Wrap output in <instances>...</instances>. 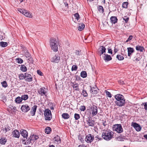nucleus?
Masks as SVG:
<instances>
[{
  "mask_svg": "<svg viewBox=\"0 0 147 147\" xmlns=\"http://www.w3.org/2000/svg\"><path fill=\"white\" fill-rule=\"evenodd\" d=\"M115 98L117 100L115 101V103L117 106L119 107H122L125 104V100L122 95L120 94L116 95L115 96Z\"/></svg>",
  "mask_w": 147,
  "mask_h": 147,
  "instance_id": "f257e3e1",
  "label": "nucleus"
},
{
  "mask_svg": "<svg viewBox=\"0 0 147 147\" xmlns=\"http://www.w3.org/2000/svg\"><path fill=\"white\" fill-rule=\"evenodd\" d=\"M113 133L110 130L103 131L102 134V137L105 140L109 141L113 137Z\"/></svg>",
  "mask_w": 147,
  "mask_h": 147,
  "instance_id": "f03ea898",
  "label": "nucleus"
},
{
  "mask_svg": "<svg viewBox=\"0 0 147 147\" xmlns=\"http://www.w3.org/2000/svg\"><path fill=\"white\" fill-rule=\"evenodd\" d=\"M50 44L51 49L54 51L57 52L58 51V43L56 39L53 38L50 39Z\"/></svg>",
  "mask_w": 147,
  "mask_h": 147,
  "instance_id": "7ed1b4c3",
  "label": "nucleus"
},
{
  "mask_svg": "<svg viewBox=\"0 0 147 147\" xmlns=\"http://www.w3.org/2000/svg\"><path fill=\"white\" fill-rule=\"evenodd\" d=\"M45 119L46 120H50L52 118L51 111L48 109L45 110L44 112Z\"/></svg>",
  "mask_w": 147,
  "mask_h": 147,
  "instance_id": "20e7f679",
  "label": "nucleus"
},
{
  "mask_svg": "<svg viewBox=\"0 0 147 147\" xmlns=\"http://www.w3.org/2000/svg\"><path fill=\"white\" fill-rule=\"evenodd\" d=\"M112 128L113 131L119 133H121L123 131V129L121 124H115L113 125Z\"/></svg>",
  "mask_w": 147,
  "mask_h": 147,
  "instance_id": "39448f33",
  "label": "nucleus"
},
{
  "mask_svg": "<svg viewBox=\"0 0 147 147\" xmlns=\"http://www.w3.org/2000/svg\"><path fill=\"white\" fill-rule=\"evenodd\" d=\"M18 10L19 12L22 13L26 16L30 18H32L33 16L32 15L31 13L27 10L23 9H22L21 8L18 9Z\"/></svg>",
  "mask_w": 147,
  "mask_h": 147,
  "instance_id": "423d86ee",
  "label": "nucleus"
},
{
  "mask_svg": "<svg viewBox=\"0 0 147 147\" xmlns=\"http://www.w3.org/2000/svg\"><path fill=\"white\" fill-rule=\"evenodd\" d=\"M90 109H91L90 113L92 114V116L96 115L97 114L98 110L97 107L96 106L93 105L90 107Z\"/></svg>",
  "mask_w": 147,
  "mask_h": 147,
  "instance_id": "0eeeda50",
  "label": "nucleus"
},
{
  "mask_svg": "<svg viewBox=\"0 0 147 147\" xmlns=\"http://www.w3.org/2000/svg\"><path fill=\"white\" fill-rule=\"evenodd\" d=\"M94 138L93 135L89 134L86 137L85 141L88 143H91L94 140Z\"/></svg>",
  "mask_w": 147,
  "mask_h": 147,
  "instance_id": "6e6552de",
  "label": "nucleus"
},
{
  "mask_svg": "<svg viewBox=\"0 0 147 147\" xmlns=\"http://www.w3.org/2000/svg\"><path fill=\"white\" fill-rule=\"evenodd\" d=\"M21 110L24 113H26L30 109V107L27 105H23L21 108Z\"/></svg>",
  "mask_w": 147,
  "mask_h": 147,
  "instance_id": "1a4fd4ad",
  "label": "nucleus"
},
{
  "mask_svg": "<svg viewBox=\"0 0 147 147\" xmlns=\"http://www.w3.org/2000/svg\"><path fill=\"white\" fill-rule=\"evenodd\" d=\"M53 142L56 144H58L61 142L60 137L58 135H56L53 139Z\"/></svg>",
  "mask_w": 147,
  "mask_h": 147,
  "instance_id": "9d476101",
  "label": "nucleus"
},
{
  "mask_svg": "<svg viewBox=\"0 0 147 147\" xmlns=\"http://www.w3.org/2000/svg\"><path fill=\"white\" fill-rule=\"evenodd\" d=\"M25 80L28 82H30L32 80V77L31 75L27 73H24Z\"/></svg>",
  "mask_w": 147,
  "mask_h": 147,
  "instance_id": "9b49d317",
  "label": "nucleus"
},
{
  "mask_svg": "<svg viewBox=\"0 0 147 147\" xmlns=\"http://www.w3.org/2000/svg\"><path fill=\"white\" fill-rule=\"evenodd\" d=\"M38 93L41 96L45 95L46 91L45 88L43 87L38 90Z\"/></svg>",
  "mask_w": 147,
  "mask_h": 147,
  "instance_id": "f8f14e48",
  "label": "nucleus"
},
{
  "mask_svg": "<svg viewBox=\"0 0 147 147\" xmlns=\"http://www.w3.org/2000/svg\"><path fill=\"white\" fill-rule=\"evenodd\" d=\"M12 136L15 138H19L20 136V134L17 129L14 130L12 133Z\"/></svg>",
  "mask_w": 147,
  "mask_h": 147,
  "instance_id": "ddd939ff",
  "label": "nucleus"
},
{
  "mask_svg": "<svg viewBox=\"0 0 147 147\" xmlns=\"http://www.w3.org/2000/svg\"><path fill=\"white\" fill-rule=\"evenodd\" d=\"M20 134L24 138H27L28 133L26 130L22 129L20 131Z\"/></svg>",
  "mask_w": 147,
  "mask_h": 147,
  "instance_id": "4468645a",
  "label": "nucleus"
},
{
  "mask_svg": "<svg viewBox=\"0 0 147 147\" xmlns=\"http://www.w3.org/2000/svg\"><path fill=\"white\" fill-rule=\"evenodd\" d=\"M60 60V57L56 55L51 59V61L56 63H58Z\"/></svg>",
  "mask_w": 147,
  "mask_h": 147,
  "instance_id": "2eb2a0df",
  "label": "nucleus"
},
{
  "mask_svg": "<svg viewBox=\"0 0 147 147\" xmlns=\"http://www.w3.org/2000/svg\"><path fill=\"white\" fill-rule=\"evenodd\" d=\"M132 125L133 127L138 131H140L141 129L140 126L136 123L133 122Z\"/></svg>",
  "mask_w": 147,
  "mask_h": 147,
  "instance_id": "dca6fc26",
  "label": "nucleus"
},
{
  "mask_svg": "<svg viewBox=\"0 0 147 147\" xmlns=\"http://www.w3.org/2000/svg\"><path fill=\"white\" fill-rule=\"evenodd\" d=\"M106 48L103 46H101L99 49L98 53L100 56H101L104 53L106 52Z\"/></svg>",
  "mask_w": 147,
  "mask_h": 147,
  "instance_id": "f3484780",
  "label": "nucleus"
},
{
  "mask_svg": "<svg viewBox=\"0 0 147 147\" xmlns=\"http://www.w3.org/2000/svg\"><path fill=\"white\" fill-rule=\"evenodd\" d=\"M24 56L26 57L29 58L28 60L29 61H30L29 62L30 63H32L33 62V60L32 59L31 57V55L28 51L27 52H26L25 54H24Z\"/></svg>",
  "mask_w": 147,
  "mask_h": 147,
  "instance_id": "a211bd4d",
  "label": "nucleus"
},
{
  "mask_svg": "<svg viewBox=\"0 0 147 147\" xmlns=\"http://www.w3.org/2000/svg\"><path fill=\"white\" fill-rule=\"evenodd\" d=\"M37 107V106L36 105H34L32 107L30 112L32 116H33L35 115Z\"/></svg>",
  "mask_w": 147,
  "mask_h": 147,
  "instance_id": "6ab92c4d",
  "label": "nucleus"
},
{
  "mask_svg": "<svg viewBox=\"0 0 147 147\" xmlns=\"http://www.w3.org/2000/svg\"><path fill=\"white\" fill-rule=\"evenodd\" d=\"M104 55L105 56L103 57V59L105 61H108L112 59V58L110 55L105 54H104Z\"/></svg>",
  "mask_w": 147,
  "mask_h": 147,
  "instance_id": "aec40b11",
  "label": "nucleus"
},
{
  "mask_svg": "<svg viewBox=\"0 0 147 147\" xmlns=\"http://www.w3.org/2000/svg\"><path fill=\"white\" fill-rule=\"evenodd\" d=\"M127 50L128 51V55L129 57L131 55L134 51V49L133 48L130 47H128L127 48Z\"/></svg>",
  "mask_w": 147,
  "mask_h": 147,
  "instance_id": "412c9836",
  "label": "nucleus"
},
{
  "mask_svg": "<svg viewBox=\"0 0 147 147\" xmlns=\"http://www.w3.org/2000/svg\"><path fill=\"white\" fill-rule=\"evenodd\" d=\"M39 137L38 136L34 134L31 135L29 138V139H30V140L32 141L36 140Z\"/></svg>",
  "mask_w": 147,
  "mask_h": 147,
  "instance_id": "4be33fe9",
  "label": "nucleus"
},
{
  "mask_svg": "<svg viewBox=\"0 0 147 147\" xmlns=\"http://www.w3.org/2000/svg\"><path fill=\"white\" fill-rule=\"evenodd\" d=\"M110 20L112 23L114 24L117 23L118 20L117 17L115 16H112L110 18Z\"/></svg>",
  "mask_w": 147,
  "mask_h": 147,
  "instance_id": "5701e85b",
  "label": "nucleus"
},
{
  "mask_svg": "<svg viewBox=\"0 0 147 147\" xmlns=\"http://www.w3.org/2000/svg\"><path fill=\"white\" fill-rule=\"evenodd\" d=\"M136 49L137 51H140L141 52H142L143 50H144V48L143 47L139 45L136 46Z\"/></svg>",
  "mask_w": 147,
  "mask_h": 147,
  "instance_id": "b1692460",
  "label": "nucleus"
},
{
  "mask_svg": "<svg viewBox=\"0 0 147 147\" xmlns=\"http://www.w3.org/2000/svg\"><path fill=\"white\" fill-rule=\"evenodd\" d=\"M87 124L89 126H93L94 125V121L90 119H88L87 121Z\"/></svg>",
  "mask_w": 147,
  "mask_h": 147,
  "instance_id": "393cba45",
  "label": "nucleus"
},
{
  "mask_svg": "<svg viewBox=\"0 0 147 147\" xmlns=\"http://www.w3.org/2000/svg\"><path fill=\"white\" fill-rule=\"evenodd\" d=\"M79 26L78 27V29L79 31H81L83 30L85 27V25L83 23H81L79 24Z\"/></svg>",
  "mask_w": 147,
  "mask_h": 147,
  "instance_id": "a878e982",
  "label": "nucleus"
},
{
  "mask_svg": "<svg viewBox=\"0 0 147 147\" xmlns=\"http://www.w3.org/2000/svg\"><path fill=\"white\" fill-rule=\"evenodd\" d=\"M22 101L21 97L18 96L15 99V102L19 104L22 102Z\"/></svg>",
  "mask_w": 147,
  "mask_h": 147,
  "instance_id": "bb28decb",
  "label": "nucleus"
},
{
  "mask_svg": "<svg viewBox=\"0 0 147 147\" xmlns=\"http://www.w3.org/2000/svg\"><path fill=\"white\" fill-rule=\"evenodd\" d=\"M63 118L64 119H67L69 118V116L68 114L67 113H63L62 115Z\"/></svg>",
  "mask_w": 147,
  "mask_h": 147,
  "instance_id": "cd10ccee",
  "label": "nucleus"
},
{
  "mask_svg": "<svg viewBox=\"0 0 147 147\" xmlns=\"http://www.w3.org/2000/svg\"><path fill=\"white\" fill-rule=\"evenodd\" d=\"M11 127L9 126L6 125V127L3 129L4 133H6V132L9 131L11 129Z\"/></svg>",
  "mask_w": 147,
  "mask_h": 147,
  "instance_id": "c85d7f7f",
  "label": "nucleus"
},
{
  "mask_svg": "<svg viewBox=\"0 0 147 147\" xmlns=\"http://www.w3.org/2000/svg\"><path fill=\"white\" fill-rule=\"evenodd\" d=\"M51 131V128L49 127H47L45 129V133L47 134H50Z\"/></svg>",
  "mask_w": 147,
  "mask_h": 147,
  "instance_id": "c756f323",
  "label": "nucleus"
},
{
  "mask_svg": "<svg viewBox=\"0 0 147 147\" xmlns=\"http://www.w3.org/2000/svg\"><path fill=\"white\" fill-rule=\"evenodd\" d=\"M80 76L83 78H85L87 77V73L85 71H82L81 73Z\"/></svg>",
  "mask_w": 147,
  "mask_h": 147,
  "instance_id": "7c9ffc66",
  "label": "nucleus"
},
{
  "mask_svg": "<svg viewBox=\"0 0 147 147\" xmlns=\"http://www.w3.org/2000/svg\"><path fill=\"white\" fill-rule=\"evenodd\" d=\"M73 87L76 90L78 91L79 90V84H74L73 83Z\"/></svg>",
  "mask_w": 147,
  "mask_h": 147,
  "instance_id": "2f4dec72",
  "label": "nucleus"
},
{
  "mask_svg": "<svg viewBox=\"0 0 147 147\" xmlns=\"http://www.w3.org/2000/svg\"><path fill=\"white\" fill-rule=\"evenodd\" d=\"M8 45L7 43V42H0V46L2 47H4L7 46Z\"/></svg>",
  "mask_w": 147,
  "mask_h": 147,
  "instance_id": "473e14b6",
  "label": "nucleus"
},
{
  "mask_svg": "<svg viewBox=\"0 0 147 147\" xmlns=\"http://www.w3.org/2000/svg\"><path fill=\"white\" fill-rule=\"evenodd\" d=\"M20 69L23 72H25L27 70L26 67L24 65H21Z\"/></svg>",
  "mask_w": 147,
  "mask_h": 147,
  "instance_id": "72a5a7b5",
  "label": "nucleus"
},
{
  "mask_svg": "<svg viewBox=\"0 0 147 147\" xmlns=\"http://www.w3.org/2000/svg\"><path fill=\"white\" fill-rule=\"evenodd\" d=\"M21 98L22 100H27L28 99V96L27 94H24V95L22 96Z\"/></svg>",
  "mask_w": 147,
  "mask_h": 147,
  "instance_id": "f704fd0d",
  "label": "nucleus"
},
{
  "mask_svg": "<svg viewBox=\"0 0 147 147\" xmlns=\"http://www.w3.org/2000/svg\"><path fill=\"white\" fill-rule=\"evenodd\" d=\"M6 142V140L5 138H1L0 139V143L2 144H4Z\"/></svg>",
  "mask_w": 147,
  "mask_h": 147,
  "instance_id": "c9c22d12",
  "label": "nucleus"
},
{
  "mask_svg": "<svg viewBox=\"0 0 147 147\" xmlns=\"http://www.w3.org/2000/svg\"><path fill=\"white\" fill-rule=\"evenodd\" d=\"M98 9L99 12L102 13H103L104 11L103 8L102 6H99Z\"/></svg>",
  "mask_w": 147,
  "mask_h": 147,
  "instance_id": "e433bc0d",
  "label": "nucleus"
},
{
  "mask_svg": "<svg viewBox=\"0 0 147 147\" xmlns=\"http://www.w3.org/2000/svg\"><path fill=\"white\" fill-rule=\"evenodd\" d=\"M128 4V2H123L122 3V7L124 8H127V7Z\"/></svg>",
  "mask_w": 147,
  "mask_h": 147,
  "instance_id": "4c0bfd02",
  "label": "nucleus"
},
{
  "mask_svg": "<svg viewBox=\"0 0 147 147\" xmlns=\"http://www.w3.org/2000/svg\"><path fill=\"white\" fill-rule=\"evenodd\" d=\"M119 60H122L124 59L123 57L120 55H118L116 57Z\"/></svg>",
  "mask_w": 147,
  "mask_h": 147,
  "instance_id": "58836bf2",
  "label": "nucleus"
},
{
  "mask_svg": "<svg viewBox=\"0 0 147 147\" xmlns=\"http://www.w3.org/2000/svg\"><path fill=\"white\" fill-rule=\"evenodd\" d=\"M82 94L84 97H86L88 96V94L86 90L83 89L82 90Z\"/></svg>",
  "mask_w": 147,
  "mask_h": 147,
  "instance_id": "ea45409f",
  "label": "nucleus"
},
{
  "mask_svg": "<svg viewBox=\"0 0 147 147\" xmlns=\"http://www.w3.org/2000/svg\"><path fill=\"white\" fill-rule=\"evenodd\" d=\"M17 62L19 64H21L23 62V60L21 58H18L16 59Z\"/></svg>",
  "mask_w": 147,
  "mask_h": 147,
  "instance_id": "a19ab883",
  "label": "nucleus"
},
{
  "mask_svg": "<svg viewBox=\"0 0 147 147\" xmlns=\"http://www.w3.org/2000/svg\"><path fill=\"white\" fill-rule=\"evenodd\" d=\"M78 138L80 141L82 143H84V137H83L82 136L80 135L78 137Z\"/></svg>",
  "mask_w": 147,
  "mask_h": 147,
  "instance_id": "79ce46f5",
  "label": "nucleus"
},
{
  "mask_svg": "<svg viewBox=\"0 0 147 147\" xmlns=\"http://www.w3.org/2000/svg\"><path fill=\"white\" fill-rule=\"evenodd\" d=\"M74 117L76 120L79 119L80 118V115L77 113H75L74 115Z\"/></svg>",
  "mask_w": 147,
  "mask_h": 147,
  "instance_id": "37998d69",
  "label": "nucleus"
},
{
  "mask_svg": "<svg viewBox=\"0 0 147 147\" xmlns=\"http://www.w3.org/2000/svg\"><path fill=\"white\" fill-rule=\"evenodd\" d=\"M1 84L3 87L4 88H6L7 86V82L5 81H4L1 82Z\"/></svg>",
  "mask_w": 147,
  "mask_h": 147,
  "instance_id": "c03bdc74",
  "label": "nucleus"
},
{
  "mask_svg": "<svg viewBox=\"0 0 147 147\" xmlns=\"http://www.w3.org/2000/svg\"><path fill=\"white\" fill-rule=\"evenodd\" d=\"M78 69V67L76 65H73L71 68V70L72 71H76Z\"/></svg>",
  "mask_w": 147,
  "mask_h": 147,
  "instance_id": "a18cd8bd",
  "label": "nucleus"
},
{
  "mask_svg": "<svg viewBox=\"0 0 147 147\" xmlns=\"http://www.w3.org/2000/svg\"><path fill=\"white\" fill-rule=\"evenodd\" d=\"M94 88H93L92 89L91 88L90 90V92H92L93 94H97L98 92V91L96 90H93Z\"/></svg>",
  "mask_w": 147,
  "mask_h": 147,
  "instance_id": "49530a36",
  "label": "nucleus"
},
{
  "mask_svg": "<svg viewBox=\"0 0 147 147\" xmlns=\"http://www.w3.org/2000/svg\"><path fill=\"white\" fill-rule=\"evenodd\" d=\"M19 77L20 80L25 79V75L23 74H21L19 75Z\"/></svg>",
  "mask_w": 147,
  "mask_h": 147,
  "instance_id": "de8ad7c7",
  "label": "nucleus"
},
{
  "mask_svg": "<svg viewBox=\"0 0 147 147\" xmlns=\"http://www.w3.org/2000/svg\"><path fill=\"white\" fill-rule=\"evenodd\" d=\"M105 92L106 93V95L108 97H109V98L111 97V94L110 92L107 91L106 90H105Z\"/></svg>",
  "mask_w": 147,
  "mask_h": 147,
  "instance_id": "09e8293b",
  "label": "nucleus"
},
{
  "mask_svg": "<svg viewBox=\"0 0 147 147\" xmlns=\"http://www.w3.org/2000/svg\"><path fill=\"white\" fill-rule=\"evenodd\" d=\"M80 110L81 111H84L86 110V107L84 106H81L80 108Z\"/></svg>",
  "mask_w": 147,
  "mask_h": 147,
  "instance_id": "8fccbe9b",
  "label": "nucleus"
},
{
  "mask_svg": "<svg viewBox=\"0 0 147 147\" xmlns=\"http://www.w3.org/2000/svg\"><path fill=\"white\" fill-rule=\"evenodd\" d=\"M129 18L127 17H126L125 16L123 18V20L125 21V23H127L129 20Z\"/></svg>",
  "mask_w": 147,
  "mask_h": 147,
  "instance_id": "3c124183",
  "label": "nucleus"
},
{
  "mask_svg": "<svg viewBox=\"0 0 147 147\" xmlns=\"http://www.w3.org/2000/svg\"><path fill=\"white\" fill-rule=\"evenodd\" d=\"M74 16L75 17V18L77 19L78 20L80 18L79 15L78 13L75 14H74Z\"/></svg>",
  "mask_w": 147,
  "mask_h": 147,
  "instance_id": "603ef678",
  "label": "nucleus"
},
{
  "mask_svg": "<svg viewBox=\"0 0 147 147\" xmlns=\"http://www.w3.org/2000/svg\"><path fill=\"white\" fill-rule=\"evenodd\" d=\"M95 138L96 141H98L99 140H102V139L100 138L98 136H96L95 137Z\"/></svg>",
  "mask_w": 147,
  "mask_h": 147,
  "instance_id": "864d4df0",
  "label": "nucleus"
},
{
  "mask_svg": "<svg viewBox=\"0 0 147 147\" xmlns=\"http://www.w3.org/2000/svg\"><path fill=\"white\" fill-rule=\"evenodd\" d=\"M133 36L132 35H130L129 36V38H128V39L126 41V42H128L130 41V40H131L132 39Z\"/></svg>",
  "mask_w": 147,
  "mask_h": 147,
  "instance_id": "5fc2aeb1",
  "label": "nucleus"
},
{
  "mask_svg": "<svg viewBox=\"0 0 147 147\" xmlns=\"http://www.w3.org/2000/svg\"><path fill=\"white\" fill-rule=\"evenodd\" d=\"M142 104L144 106V109L145 110H147V102L144 103H143Z\"/></svg>",
  "mask_w": 147,
  "mask_h": 147,
  "instance_id": "6e6d98bb",
  "label": "nucleus"
},
{
  "mask_svg": "<svg viewBox=\"0 0 147 147\" xmlns=\"http://www.w3.org/2000/svg\"><path fill=\"white\" fill-rule=\"evenodd\" d=\"M24 49H22V52L24 54H25L26 52H27L28 51L27 50L26 48H24Z\"/></svg>",
  "mask_w": 147,
  "mask_h": 147,
  "instance_id": "4d7b16f0",
  "label": "nucleus"
},
{
  "mask_svg": "<svg viewBox=\"0 0 147 147\" xmlns=\"http://www.w3.org/2000/svg\"><path fill=\"white\" fill-rule=\"evenodd\" d=\"M141 59V58L140 57H137L136 58L135 60V61L136 62H138V61H140Z\"/></svg>",
  "mask_w": 147,
  "mask_h": 147,
  "instance_id": "13d9d810",
  "label": "nucleus"
},
{
  "mask_svg": "<svg viewBox=\"0 0 147 147\" xmlns=\"http://www.w3.org/2000/svg\"><path fill=\"white\" fill-rule=\"evenodd\" d=\"M75 55H76L77 56H79L80 55L79 51H76V52L75 53Z\"/></svg>",
  "mask_w": 147,
  "mask_h": 147,
  "instance_id": "bf43d9fd",
  "label": "nucleus"
},
{
  "mask_svg": "<svg viewBox=\"0 0 147 147\" xmlns=\"http://www.w3.org/2000/svg\"><path fill=\"white\" fill-rule=\"evenodd\" d=\"M37 72L38 73V74L40 75V76H42V72L39 70H38L37 71Z\"/></svg>",
  "mask_w": 147,
  "mask_h": 147,
  "instance_id": "052dcab7",
  "label": "nucleus"
},
{
  "mask_svg": "<svg viewBox=\"0 0 147 147\" xmlns=\"http://www.w3.org/2000/svg\"><path fill=\"white\" fill-rule=\"evenodd\" d=\"M108 53H111V54L112 53V50L111 49H108Z\"/></svg>",
  "mask_w": 147,
  "mask_h": 147,
  "instance_id": "680f3d73",
  "label": "nucleus"
},
{
  "mask_svg": "<svg viewBox=\"0 0 147 147\" xmlns=\"http://www.w3.org/2000/svg\"><path fill=\"white\" fill-rule=\"evenodd\" d=\"M31 140H30V139H29H29L28 140H27V143L28 144H29L31 143Z\"/></svg>",
  "mask_w": 147,
  "mask_h": 147,
  "instance_id": "e2e57ef3",
  "label": "nucleus"
},
{
  "mask_svg": "<svg viewBox=\"0 0 147 147\" xmlns=\"http://www.w3.org/2000/svg\"><path fill=\"white\" fill-rule=\"evenodd\" d=\"M21 47L22 50V49H24V48H26V47H25L23 45H21Z\"/></svg>",
  "mask_w": 147,
  "mask_h": 147,
  "instance_id": "0e129e2a",
  "label": "nucleus"
},
{
  "mask_svg": "<svg viewBox=\"0 0 147 147\" xmlns=\"http://www.w3.org/2000/svg\"><path fill=\"white\" fill-rule=\"evenodd\" d=\"M144 138L147 140V134L144 135Z\"/></svg>",
  "mask_w": 147,
  "mask_h": 147,
  "instance_id": "69168bd1",
  "label": "nucleus"
},
{
  "mask_svg": "<svg viewBox=\"0 0 147 147\" xmlns=\"http://www.w3.org/2000/svg\"><path fill=\"white\" fill-rule=\"evenodd\" d=\"M78 147H84V145H80L78 146Z\"/></svg>",
  "mask_w": 147,
  "mask_h": 147,
  "instance_id": "338daca9",
  "label": "nucleus"
},
{
  "mask_svg": "<svg viewBox=\"0 0 147 147\" xmlns=\"http://www.w3.org/2000/svg\"><path fill=\"white\" fill-rule=\"evenodd\" d=\"M49 147H55V146L53 145H51L49 146Z\"/></svg>",
  "mask_w": 147,
  "mask_h": 147,
  "instance_id": "774afa93",
  "label": "nucleus"
}]
</instances>
